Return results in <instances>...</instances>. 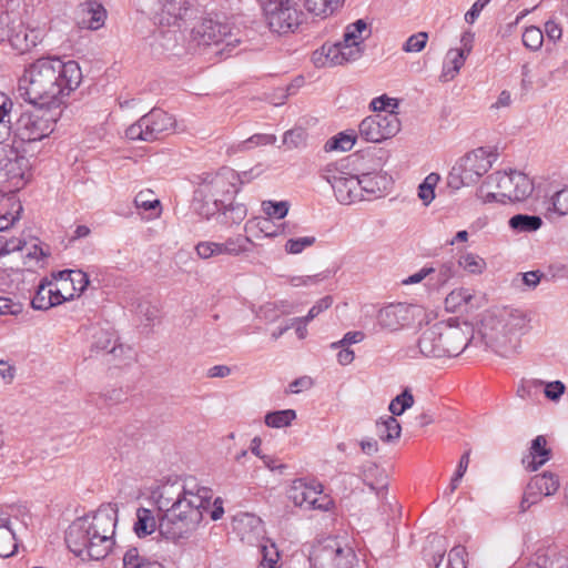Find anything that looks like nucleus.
<instances>
[{"label": "nucleus", "mask_w": 568, "mask_h": 568, "mask_svg": "<svg viewBox=\"0 0 568 568\" xmlns=\"http://www.w3.org/2000/svg\"><path fill=\"white\" fill-rule=\"evenodd\" d=\"M378 176L374 172H363L357 175L359 182L358 187L363 189L368 193H375L376 190H379L378 183L376 181Z\"/></svg>", "instance_id": "680f3d73"}, {"label": "nucleus", "mask_w": 568, "mask_h": 568, "mask_svg": "<svg viewBox=\"0 0 568 568\" xmlns=\"http://www.w3.org/2000/svg\"><path fill=\"white\" fill-rule=\"evenodd\" d=\"M438 331L444 357L458 356L465 351L474 337V328L468 323L450 324L438 322Z\"/></svg>", "instance_id": "dca6fc26"}, {"label": "nucleus", "mask_w": 568, "mask_h": 568, "mask_svg": "<svg viewBox=\"0 0 568 568\" xmlns=\"http://www.w3.org/2000/svg\"><path fill=\"white\" fill-rule=\"evenodd\" d=\"M335 195L339 202H352L353 195L357 191L359 182L357 175L345 176L341 174H333L327 176Z\"/></svg>", "instance_id": "5701e85b"}, {"label": "nucleus", "mask_w": 568, "mask_h": 568, "mask_svg": "<svg viewBox=\"0 0 568 568\" xmlns=\"http://www.w3.org/2000/svg\"><path fill=\"white\" fill-rule=\"evenodd\" d=\"M263 19L271 32L287 34L301 24L302 12L292 0H257Z\"/></svg>", "instance_id": "9d476101"}, {"label": "nucleus", "mask_w": 568, "mask_h": 568, "mask_svg": "<svg viewBox=\"0 0 568 568\" xmlns=\"http://www.w3.org/2000/svg\"><path fill=\"white\" fill-rule=\"evenodd\" d=\"M28 160L13 154L12 158H0V190L16 192L27 182Z\"/></svg>", "instance_id": "a211bd4d"}, {"label": "nucleus", "mask_w": 568, "mask_h": 568, "mask_svg": "<svg viewBox=\"0 0 568 568\" xmlns=\"http://www.w3.org/2000/svg\"><path fill=\"white\" fill-rule=\"evenodd\" d=\"M468 55L466 53L458 49L448 50L446 53L442 77L446 81L453 80L459 73Z\"/></svg>", "instance_id": "7c9ffc66"}, {"label": "nucleus", "mask_w": 568, "mask_h": 568, "mask_svg": "<svg viewBox=\"0 0 568 568\" xmlns=\"http://www.w3.org/2000/svg\"><path fill=\"white\" fill-rule=\"evenodd\" d=\"M345 0H304L305 9L313 16L326 19L339 10Z\"/></svg>", "instance_id": "bb28decb"}, {"label": "nucleus", "mask_w": 568, "mask_h": 568, "mask_svg": "<svg viewBox=\"0 0 568 568\" xmlns=\"http://www.w3.org/2000/svg\"><path fill=\"white\" fill-rule=\"evenodd\" d=\"M530 318L520 310L504 308L489 313L479 328L484 344L501 357H510L520 346V336L528 329Z\"/></svg>", "instance_id": "39448f33"}, {"label": "nucleus", "mask_w": 568, "mask_h": 568, "mask_svg": "<svg viewBox=\"0 0 568 568\" xmlns=\"http://www.w3.org/2000/svg\"><path fill=\"white\" fill-rule=\"evenodd\" d=\"M118 513L111 506L100 507L93 515L74 520L65 532L68 548L78 557L105 558L114 546Z\"/></svg>", "instance_id": "7ed1b4c3"}, {"label": "nucleus", "mask_w": 568, "mask_h": 568, "mask_svg": "<svg viewBox=\"0 0 568 568\" xmlns=\"http://www.w3.org/2000/svg\"><path fill=\"white\" fill-rule=\"evenodd\" d=\"M544 204L547 213H568V187L554 192Z\"/></svg>", "instance_id": "e433bc0d"}, {"label": "nucleus", "mask_w": 568, "mask_h": 568, "mask_svg": "<svg viewBox=\"0 0 568 568\" xmlns=\"http://www.w3.org/2000/svg\"><path fill=\"white\" fill-rule=\"evenodd\" d=\"M175 128L174 118L161 109H153L143 115L135 123L131 124L125 135L132 141L152 142L163 134L173 132Z\"/></svg>", "instance_id": "f8f14e48"}, {"label": "nucleus", "mask_w": 568, "mask_h": 568, "mask_svg": "<svg viewBox=\"0 0 568 568\" xmlns=\"http://www.w3.org/2000/svg\"><path fill=\"white\" fill-rule=\"evenodd\" d=\"M193 41L199 47H220L219 54H231L232 50L239 43V39L232 34L231 26L212 18L203 19L192 31Z\"/></svg>", "instance_id": "9b49d317"}, {"label": "nucleus", "mask_w": 568, "mask_h": 568, "mask_svg": "<svg viewBox=\"0 0 568 568\" xmlns=\"http://www.w3.org/2000/svg\"><path fill=\"white\" fill-rule=\"evenodd\" d=\"M12 109V100L7 94L0 92V144L3 143L11 134L10 113Z\"/></svg>", "instance_id": "473e14b6"}, {"label": "nucleus", "mask_w": 568, "mask_h": 568, "mask_svg": "<svg viewBox=\"0 0 568 568\" xmlns=\"http://www.w3.org/2000/svg\"><path fill=\"white\" fill-rule=\"evenodd\" d=\"M544 42L542 31L537 27H528L523 33V44L531 50L537 51L541 48Z\"/></svg>", "instance_id": "09e8293b"}, {"label": "nucleus", "mask_w": 568, "mask_h": 568, "mask_svg": "<svg viewBox=\"0 0 568 568\" xmlns=\"http://www.w3.org/2000/svg\"><path fill=\"white\" fill-rule=\"evenodd\" d=\"M94 341L92 343V347L97 351H106L110 348L111 352L115 349L114 346H112L113 335L104 329H99L94 334Z\"/></svg>", "instance_id": "13d9d810"}, {"label": "nucleus", "mask_w": 568, "mask_h": 568, "mask_svg": "<svg viewBox=\"0 0 568 568\" xmlns=\"http://www.w3.org/2000/svg\"><path fill=\"white\" fill-rule=\"evenodd\" d=\"M402 427L395 416H387L376 422V434L382 442L390 443L399 438Z\"/></svg>", "instance_id": "2f4dec72"}, {"label": "nucleus", "mask_w": 568, "mask_h": 568, "mask_svg": "<svg viewBox=\"0 0 568 568\" xmlns=\"http://www.w3.org/2000/svg\"><path fill=\"white\" fill-rule=\"evenodd\" d=\"M311 568H357L358 559L352 547L336 537L318 540L310 551Z\"/></svg>", "instance_id": "1a4fd4ad"}, {"label": "nucleus", "mask_w": 568, "mask_h": 568, "mask_svg": "<svg viewBox=\"0 0 568 568\" xmlns=\"http://www.w3.org/2000/svg\"><path fill=\"white\" fill-rule=\"evenodd\" d=\"M307 133L302 128L288 130L283 135V144L288 150L301 149L306 145Z\"/></svg>", "instance_id": "37998d69"}, {"label": "nucleus", "mask_w": 568, "mask_h": 568, "mask_svg": "<svg viewBox=\"0 0 568 568\" xmlns=\"http://www.w3.org/2000/svg\"><path fill=\"white\" fill-rule=\"evenodd\" d=\"M191 210L194 213H246L248 207L235 195L240 190V175L231 168H221L216 172H205L199 178Z\"/></svg>", "instance_id": "20e7f679"}, {"label": "nucleus", "mask_w": 568, "mask_h": 568, "mask_svg": "<svg viewBox=\"0 0 568 568\" xmlns=\"http://www.w3.org/2000/svg\"><path fill=\"white\" fill-rule=\"evenodd\" d=\"M534 191L532 181L516 170L497 171L486 179L478 190V197L484 203L524 201Z\"/></svg>", "instance_id": "423d86ee"}, {"label": "nucleus", "mask_w": 568, "mask_h": 568, "mask_svg": "<svg viewBox=\"0 0 568 568\" xmlns=\"http://www.w3.org/2000/svg\"><path fill=\"white\" fill-rule=\"evenodd\" d=\"M469 460H470V450H466L462 455L460 460L457 466V469L450 480V484H449V493L450 494H453L457 489L459 481L462 480V478L464 477V475L468 468Z\"/></svg>", "instance_id": "6e6d98bb"}, {"label": "nucleus", "mask_w": 568, "mask_h": 568, "mask_svg": "<svg viewBox=\"0 0 568 568\" xmlns=\"http://www.w3.org/2000/svg\"><path fill=\"white\" fill-rule=\"evenodd\" d=\"M215 248H216V243L210 242V241L200 242L195 246V251H196L197 255L203 260L210 258L212 256H216Z\"/></svg>", "instance_id": "338daca9"}, {"label": "nucleus", "mask_w": 568, "mask_h": 568, "mask_svg": "<svg viewBox=\"0 0 568 568\" xmlns=\"http://www.w3.org/2000/svg\"><path fill=\"white\" fill-rule=\"evenodd\" d=\"M60 304L61 300H58L55 296L53 281L47 277L43 278L38 285L36 294L31 300L32 307L36 310L45 311Z\"/></svg>", "instance_id": "b1692460"}, {"label": "nucleus", "mask_w": 568, "mask_h": 568, "mask_svg": "<svg viewBox=\"0 0 568 568\" xmlns=\"http://www.w3.org/2000/svg\"><path fill=\"white\" fill-rule=\"evenodd\" d=\"M467 551L464 546H455L448 552L446 568H467L466 566Z\"/></svg>", "instance_id": "5fc2aeb1"}, {"label": "nucleus", "mask_w": 568, "mask_h": 568, "mask_svg": "<svg viewBox=\"0 0 568 568\" xmlns=\"http://www.w3.org/2000/svg\"><path fill=\"white\" fill-rule=\"evenodd\" d=\"M291 204L288 201H263L262 211L263 213H288Z\"/></svg>", "instance_id": "0e129e2a"}, {"label": "nucleus", "mask_w": 568, "mask_h": 568, "mask_svg": "<svg viewBox=\"0 0 568 568\" xmlns=\"http://www.w3.org/2000/svg\"><path fill=\"white\" fill-rule=\"evenodd\" d=\"M87 13L89 16L88 28L91 30L100 29L106 18L105 9L98 3H88Z\"/></svg>", "instance_id": "8fccbe9b"}, {"label": "nucleus", "mask_w": 568, "mask_h": 568, "mask_svg": "<svg viewBox=\"0 0 568 568\" xmlns=\"http://www.w3.org/2000/svg\"><path fill=\"white\" fill-rule=\"evenodd\" d=\"M459 266L473 274H480L486 268L483 257L474 253H465L458 260Z\"/></svg>", "instance_id": "c03bdc74"}, {"label": "nucleus", "mask_w": 568, "mask_h": 568, "mask_svg": "<svg viewBox=\"0 0 568 568\" xmlns=\"http://www.w3.org/2000/svg\"><path fill=\"white\" fill-rule=\"evenodd\" d=\"M356 134L352 132H339L333 138L328 139L324 145L326 152L339 151L346 152L352 150L356 142Z\"/></svg>", "instance_id": "72a5a7b5"}, {"label": "nucleus", "mask_w": 568, "mask_h": 568, "mask_svg": "<svg viewBox=\"0 0 568 568\" xmlns=\"http://www.w3.org/2000/svg\"><path fill=\"white\" fill-rule=\"evenodd\" d=\"M365 334L362 331L347 332L342 339L333 342L331 348L336 349L337 347H348L352 344L363 342Z\"/></svg>", "instance_id": "bf43d9fd"}, {"label": "nucleus", "mask_w": 568, "mask_h": 568, "mask_svg": "<svg viewBox=\"0 0 568 568\" xmlns=\"http://www.w3.org/2000/svg\"><path fill=\"white\" fill-rule=\"evenodd\" d=\"M57 276L67 277L77 295H80L82 292H84L89 285V276L81 270L59 271L57 272Z\"/></svg>", "instance_id": "ea45409f"}, {"label": "nucleus", "mask_w": 568, "mask_h": 568, "mask_svg": "<svg viewBox=\"0 0 568 568\" xmlns=\"http://www.w3.org/2000/svg\"><path fill=\"white\" fill-rule=\"evenodd\" d=\"M18 545L11 526L10 517L0 514V557L8 558L17 551Z\"/></svg>", "instance_id": "393cba45"}, {"label": "nucleus", "mask_w": 568, "mask_h": 568, "mask_svg": "<svg viewBox=\"0 0 568 568\" xmlns=\"http://www.w3.org/2000/svg\"><path fill=\"white\" fill-rule=\"evenodd\" d=\"M285 216L286 215H254L246 222L245 231L255 237L260 235L266 237L277 236L284 231Z\"/></svg>", "instance_id": "412c9836"}, {"label": "nucleus", "mask_w": 568, "mask_h": 568, "mask_svg": "<svg viewBox=\"0 0 568 568\" xmlns=\"http://www.w3.org/2000/svg\"><path fill=\"white\" fill-rule=\"evenodd\" d=\"M275 142H276V136L274 134H265V133L253 134L248 139L231 145L227 149V154L233 155L239 152H245V151L252 150L256 146L274 144Z\"/></svg>", "instance_id": "c756f323"}, {"label": "nucleus", "mask_w": 568, "mask_h": 568, "mask_svg": "<svg viewBox=\"0 0 568 568\" xmlns=\"http://www.w3.org/2000/svg\"><path fill=\"white\" fill-rule=\"evenodd\" d=\"M247 243H250V239L246 237H236V239H227L224 242V248L226 250V255L239 256L245 252H247Z\"/></svg>", "instance_id": "4d7b16f0"}, {"label": "nucleus", "mask_w": 568, "mask_h": 568, "mask_svg": "<svg viewBox=\"0 0 568 568\" xmlns=\"http://www.w3.org/2000/svg\"><path fill=\"white\" fill-rule=\"evenodd\" d=\"M295 418L296 412L294 409H283L267 413L264 422L268 427L284 428L290 426Z\"/></svg>", "instance_id": "c9c22d12"}, {"label": "nucleus", "mask_w": 568, "mask_h": 568, "mask_svg": "<svg viewBox=\"0 0 568 568\" xmlns=\"http://www.w3.org/2000/svg\"><path fill=\"white\" fill-rule=\"evenodd\" d=\"M417 347L420 354L430 358H443L444 351L440 348V334L438 323L424 328L417 339Z\"/></svg>", "instance_id": "4be33fe9"}, {"label": "nucleus", "mask_w": 568, "mask_h": 568, "mask_svg": "<svg viewBox=\"0 0 568 568\" xmlns=\"http://www.w3.org/2000/svg\"><path fill=\"white\" fill-rule=\"evenodd\" d=\"M428 33L427 32H417L412 34L406 42L403 44V51L406 53H417L420 52L427 44Z\"/></svg>", "instance_id": "603ef678"}, {"label": "nucleus", "mask_w": 568, "mask_h": 568, "mask_svg": "<svg viewBox=\"0 0 568 568\" xmlns=\"http://www.w3.org/2000/svg\"><path fill=\"white\" fill-rule=\"evenodd\" d=\"M440 181V176L437 173H429L418 186V197L424 205H428L435 199V187Z\"/></svg>", "instance_id": "58836bf2"}, {"label": "nucleus", "mask_w": 568, "mask_h": 568, "mask_svg": "<svg viewBox=\"0 0 568 568\" xmlns=\"http://www.w3.org/2000/svg\"><path fill=\"white\" fill-rule=\"evenodd\" d=\"M313 386V381L308 376H303L293 381L288 389L291 393L296 394L305 389H310Z\"/></svg>", "instance_id": "774afa93"}, {"label": "nucleus", "mask_w": 568, "mask_h": 568, "mask_svg": "<svg viewBox=\"0 0 568 568\" xmlns=\"http://www.w3.org/2000/svg\"><path fill=\"white\" fill-rule=\"evenodd\" d=\"M400 130V121L394 111L376 113L362 120L359 136L366 142L381 143L395 136Z\"/></svg>", "instance_id": "4468645a"}, {"label": "nucleus", "mask_w": 568, "mask_h": 568, "mask_svg": "<svg viewBox=\"0 0 568 568\" xmlns=\"http://www.w3.org/2000/svg\"><path fill=\"white\" fill-rule=\"evenodd\" d=\"M50 280L53 281L55 296L61 300V304L77 295L67 277H59L57 272H53Z\"/></svg>", "instance_id": "79ce46f5"}, {"label": "nucleus", "mask_w": 568, "mask_h": 568, "mask_svg": "<svg viewBox=\"0 0 568 568\" xmlns=\"http://www.w3.org/2000/svg\"><path fill=\"white\" fill-rule=\"evenodd\" d=\"M288 497L296 506L307 509L328 510L332 505V499L323 495L321 484H307L303 479L293 483Z\"/></svg>", "instance_id": "f3484780"}, {"label": "nucleus", "mask_w": 568, "mask_h": 568, "mask_svg": "<svg viewBox=\"0 0 568 568\" xmlns=\"http://www.w3.org/2000/svg\"><path fill=\"white\" fill-rule=\"evenodd\" d=\"M190 8L186 0H158L152 11L155 24L162 27L179 26L186 19Z\"/></svg>", "instance_id": "aec40b11"}, {"label": "nucleus", "mask_w": 568, "mask_h": 568, "mask_svg": "<svg viewBox=\"0 0 568 568\" xmlns=\"http://www.w3.org/2000/svg\"><path fill=\"white\" fill-rule=\"evenodd\" d=\"M43 32L40 29H29L26 28L23 30V41L24 47L22 50H30L31 48H34L39 42L42 41Z\"/></svg>", "instance_id": "e2e57ef3"}, {"label": "nucleus", "mask_w": 568, "mask_h": 568, "mask_svg": "<svg viewBox=\"0 0 568 568\" xmlns=\"http://www.w3.org/2000/svg\"><path fill=\"white\" fill-rule=\"evenodd\" d=\"M316 242L314 236H303L297 239H290L285 243V252L287 254H300L305 248L312 246Z\"/></svg>", "instance_id": "864d4df0"}, {"label": "nucleus", "mask_w": 568, "mask_h": 568, "mask_svg": "<svg viewBox=\"0 0 568 568\" xmlns=\"http://www.w3.org/2000/svg\"><path fill=\"white\" fill-rule=\"evenodd\" d=\"M283 312L280 311L277 304L275 303H265L262 305L256 312V316L266 322H274L277 320Z\"/></svg>", "instance_id": "052dcab7"}, {"label": "nucleus", "mask_w": 568, "mask_h": 568, "mask_svg": "<svg viewBox=\"0 0 568 568\" xmlns=\"http://www.w3.org/2000/svg\"><path fill=\"white\" fill-rule=\"evenodd\" d=\"M420 315L422 310L416 305L392 303L378 310L376 323L383 331L397 332L413 325Z\"/></svg>", "instance_id": "2eb2a0df"}, {"label": "nucleus", "mask_w": 568, "mask_h": 568, "mask_svg": "<svg viewBox=\"0 0 568 568\" xmlns=\"http://www.w3.org/2000/svg\"><path fill=\"white\" fill-rule=\"evenodd\" d=\"M456 273L455 263L452 261L440 264L437 268H434L428 283L434 288L444 286Z\"/></svg>", "instance_id": "f704fd0d"}, {"label": "nucleus", "mask_w": 568, "mask_h": 568, "mask_svg": "<svg viewBox=\"0 0 568 568\" xmlns=\"http://www.w3.org/2000/svg\"><path fill=\"white\" fill-rule=\"evenodd\" d=\"M474 294L468 288H456L445 298V308L448 312H464L473 308Z\"/></svg>", "instance_id": "a878e982"}, {"label": "nucleus", "mask_w": 568, "mask_h": 568, "mask_svg": "<svg viewBox=\"0 0 568 568\" xmlns=\"http://www.w3.org/2000/svg\"><path fill=\"white\" fill-rule=\"evenodd\" d=\"M260 554L262 556L257 568H276L280 554L274 544H263L260 546Z\"/></svg>", "instance_id": "49530a36"}, {"label": "nucleus", "mask_w": 568, "mask_h": 568, "mask_svg": "<svg viewBox=\"0 0 568 568\" xmlns=\"http://www.w3.org/2000/svg\"><path fill=\"white\" fill-rule=\"evenodd\" d=\"M134 532L139 538L146 537L159 528L152 510L140 507L136 510V521L134 523Z\"/></svg>", "instance_id": "cd10ccee"}, {"label": "nucleus", "mask_w": 568, "mask_h": 568, "mask_svg": "<svg viewBox=\"0 0 568 568\" xmlns=\"http://www.w3.org/2000/svg\"><path fill=\"white\" fill-rule=\"evenodd\" d=\"M414 405V396L410 390L405 389L403 393L392 399L388 409L393 416H400L406 409Z\"/></svg>", "instance_id": "a18cd8bd"}, {"label": "nucleus", "mask_w": 568, "mask_h": 568, "mask_svg": "<svg viewBox=\"0 0 568 568\" xmlns=\"http://www.w3.org/2000/svg\"><path fill=\"white\" fill-rule=\"evenodd\" d=\"M368 24L359 19L345 28L343 40L334 44H324L321 57L314 58L315 62L324 58L322 65H342L358 60L364 51V40L369 36Z\"/></svg>", "instance_id": "6e6552de"}, {"label": "nucleus", "mask_w": 568, "mask_h": 568, "mask_svg": "<svg viewBox=\"0 0 568 568\" xmlns=\"http://www.w3.org/2000/svg\"><path fill=\"white\" fill-rule=\"evenodd\" d=\"M566 386L560 381L549 382L545 387V396L550 400H558L565 393Z\"/></svg>", "instance_id": "69168bd1"}, {"label": "nucleus", "mask_w": 568, "mask_h": 568, "mask_svg": "<svg viewBox=\"0 0 568 568\" xmlns=\"http://www.w3.org/2000/svg\"><path fill=\"white\" fill-rule=\"evenodd\" d=\"M541 224L542 222L539 215H513L509 221L510 227L519 232L536 231Z\"/></svg>", "instance_id": "a19ab883"}, {"label": "nucleus", "mask_w": 568, "mask_h": 568, "mask_svg": "<svg viewBox=\"0 0 568 568\" xmlns=\"http://www.w3.org/2000/svg\"><path fill=\"white\" fill-rule=\"evenodd\" d=\"M498 159L497 149L480 146L467 152L453 165L447 176V185L459 190L463 186L476 184Z\"/></svg>", "instance_id": "0eeeda50"}, {"label": "nucleus", "mask_w": 568, "mask_h": 568, "mask_svg": "<svg viewBox=\"0 0 568 568\" xmlns=\"http://www.w3.org/2000/svg\"><path fill=\"white\" fill-rule=\"evenodd\" d=\"M559 488V480L552 473L545 471L534 476L526 486L519 508L527 511L545 496L554 495Z\"/></svg>", "instance_id": "6ab92c4d"}, {"label": "nucleus", "mask_w": 568, "mask_h": 568, "mask_svg": "<svg viewBox=\"0 0 568 568\" xmlns=\"http://www.w3.org/2000/svg\"><path fill=\"white\" fill-rule=\"evenodd\" d=\"M57 122V116L41 108L34 112H24L17 121L16 135L23 142L40 141L49 136Z\"/></svg>", "instance_id": "ddd939ff"}, {"label": "nucleus", "mask_w": 568, "mask_h": 568, "mask_svg": "<svg viewBox=\"0 0 568 568\" xmlns=\"http://www.w3.org/2000/svg\"><path fill=\"white\" fill-rule=\"evenodd\" d=\"M82 82L78 62L58 57L39 58L27 65L18 80L20 97L41 109H59Z\"/></svg>", "instance_id": "f03ea898"}, {"label": "nucleus", "mask_w": 568, "mask_h": 568, "mask_svg": "<svg viewBox=\"0 0 568 568\" xmlns=\"http://www.w3.org/2000/svg\"><path fill=\"white\" fill-rule=\"evenodd\" d=\"M333 304V297L327 295L318 300L308 311L306 316L294 318L295 322L307 324Z\"/></svg>", "instance_id": "3c124183"}, {"label": "nucleus", "mask_w": 568, "mask_h": 568, "mask_svg": "<svg viewBox=\"0 0 568 568\" xmlns=\"http://www.w3.org/2000/svg\"><path fill=\"white\" fill-rule=\"evenodd\" d=\"M134 205L138 210L144 211H162V204L160 199L155 195L152 190L140 191L134 197Z\"/></svg>", "instance_id": "4c0bfd02"}, {"label": "nucleus", "mask_w": 568, "mask_h": 568, "mask_svg": "<svg viewBox=\"0 0 568 568\" xmlns=\"http://www.w3.org/2000/svg\"><path fill=\"white\" fill-rule=\"evenodd\" d=\"M151 560L141 555L140 550L135 547H130L123 555L122 568H144Z\"/></svg>", "instance_id": "de8ad7c7"}, {"label": "nucleus", "mask_w": 568, "mask_h": 568, "mask_svg": "<svg viewBox=\"0 0 568 568\" xmlns=\"http://www.w3.org/2000/svg\"><path fill=\"white\" fill-rule=\"evenodd\" d=\"M550 449L547 448V440L544 436H537L530 446L531 462L528 463L527 468L530 470H537L550 458Z\"/></svg>", "instance_id": "c85d7f7f"}, {"label": "nucleus", "mask_w": 568, "mask_h": 568, "mask_svg": "<svg viewBox=\"0 0 568 568\" xmlns=\"http://www.w3.org/2000/svg\"><path fill=\"white\" fill-rule=\"evenodd\" d=\"M213 496L210 487L194 479L185 480L181 487L162 486L156 499L159 510L164 513L159 520L160 534L173 541L187 539L199 529L205 513H210L212 520L221 519L223 500Z\"/></svg>", "instance_id": "f257e3e1"}]
</instances>
